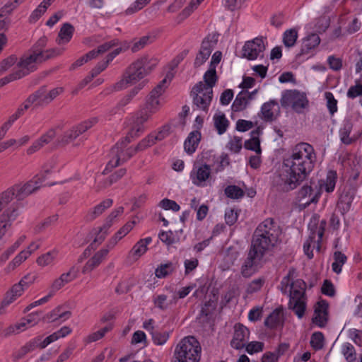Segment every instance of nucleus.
<instances>
[{
    "label": "nucleus",
    "instance_id": "obj_1",
    "mask_svg": "<svg viewBox=\"0 0 362 362\" xmlns=\"http://www.w3.org/2000/svg\"><path fill=\"white\" fill-rule=\"evenodd\" d=\"M316 161L312 145L301 142L296 145L291 153L283 161L284 172L279 175L278 185L284 192L293 190L307 179Z\"/></svg>",
    "mask_w": 362,
    "mask_h": 362
},
{
    "label": "nucleus",
    "instance_id": "obj_2",
    "mask_svg": "<svg viewBox=\"0 0 362 362\" xmlns=\"http://www.w3.org/2000/svg\"><path fill=\"white\" fill-rule=\"evenodd\" d=\"M281 229L272 218L261 222L254 231L247 257L241 267L244 277H250L259 268L263 257L276 245Z\"/></svg>",
    "mask_w": 362,
    "mask_h": 362
},
{
    "label": "nucleus",
    "instance_id": "obj_3",
    "mask_svg": "<svg viewBox=\"0 0 362 362\" xmlns=\"http://www.w3.org/2000/svg\"><path fill=\"white\" fill-rule=\"evenodd\" d=\"M201 346L195 337L189 336L177 344L175 354L177 362H199Z\"/></svg>",
    "mask_w": 362,
    "mask_h": 362
},
{
    "label": "nucleus",
    "instance_id": "obj_4",
    "mask_svg": "<svg viewBox=\"0 0 362 362\" xmlns=\"http://www.w3.org/2000/svg\"><path fill=\"white\" fill-rule=\"evenodd\" d=\"M144 59H138L126 69L122 78L113 85L112 90H120L126 88L129 84L136 83L144 78L147 74L144 67Z\"/></svg>",
    "mask_w": 362,
    "mask_h": 362
},
{
    "label": "nucleus",
    "instance_id": "obj_5",
    "mask_svg": "<svg viewBox=\"0 0 362 362\" xmlns=\"http://www.w3.org/2000/svg\"><path fill=\"white\" fill-rule=\"evenodd\" d=\"M50 173L49 170H45L44 174L37 175L32 180L23 185H16L8 189L5 192L11 193V202L15 197L18 200H23L30 194L36 192L41 186L42 182L45 180V175Z\"/></svg>",
    "mask_w": 362,
    "mask_h": 362
},
{
    "label": "nucleus",
    "instance_id": "obj_6",
    "mask_svg": "<svg viewBox=\"0 0 362 362\" xmlns=\"http://www.w3.org/2000/svg\"><path fill=\"white\" fill-rule=\"evenodd\" d=\"M40 53L33 52L30 50L28 53L23 54L20 60L17 62L15 71L20 78L30 74L37 69V64L45 62L39 57Z\"/></svg>",
    "mask_w": 362,
    "mask_h": 362
},
{
    "label": "nucleus",
    "instance_id": "obj_7",
    "mask_svg": "<svg viewBox=\"0 0 362 362\" xmlns=\"http://www.w3.org/2000/svg\"><path fill=\"white\" fill-rule=\"evenodd\" d=\"M281 105L283 107L291 106L297 113H302L308 106V100L306 95L296 90H286L282 93Z\"/></svg>",
    "mask_w": 362,
    "mask_h": 362
},
{
    "label": "nucleus",
    "instance_id": "obj_8",
    "mask_svg": "<svg viewBox=\"0 0 362 362\" xmlns=\"http://www.w3.org/2000/svg\"><path fill=\"white\" fill-rule=\"evenodd\" d=\"M153 114L144 110L141 107L135 115L133 124L124 139L126 144H129L134 139L139 136L146 129L145 124L151 119Z\"/></svg>",
    "mask_w": 362,
    "mask_h": 362
},
{
    "label": "nucleus",
    "instance_id": "obj_9",
    "mask_svg": "<svg viewBox=\"0 0 362 362\" xmlns=\"http://www.w3.org/2000/svg\"><path fill=\"white\" fill-rule=\"evenodd\" d=\"M193 104L203 111L207 112L213 98V92L204 89V83L200 81L191 91Z\"/></svg>",
    "mask_w": 362,
    "mask_h": 362
},
{
    "label": "nucleus",
    "instance_id": "obj_10",
    "mask_svg": "<svg viewBox=\"0 0 362 362\" xmlns=\"http://www.w3.org/2000/svg\"><path fill=\"white\" fill-rule=\"evenodd\" d=\"M98 122V119L94 117L83 122L78 125L74 127L72 129L65 132L59 140V143L62 145H66L73 140L76 139L83 133L90 129Z\"/></svg>",
    "mask_w": 362,
    "mask_h": 362
},
{
    "label": "nucleus",
    "instance_id": "obj_11",
    "mask_svg": "<svg viewBox=\"0 0 362 362\" xmlns=\"http://www.w3.org/2000/svg\"><path fill=\"white\" fill-rule=\"evenodd\" d=\"M211 173V168L207 164L194 165L190 172L189 177L195 186L204 187L207 185Z\"/></svg>",
    "mask_w": 362,
    "mask_h": 362
},
{
    "label": "nucleus",
    "instance_id": "obj_12",
    "mask_svg": "<svg viewBox=\"0 0 362 362\" xmlns=\"http://www.w3.org/2000/svg\"><path fill=\"white\" fill-rule=\"evenodd\" d=\"M265 45L262 37H256L245 42L243 47V57L249 60L257 59L264 51Z\"/></svg>",
    "mask_w": 362,
    "mask_h": 362
},
{
    "label": "nucleus",
    "instance_id": "obj_13",
    "mask_svg": "<svg viewBox=\"0 0 362 362\" xmlns=\"http://www.w3.org/2000/svg\"><path fill=\"white\" fill-rule=\"evenodd\" d=\"M47 42L45 36L41 37L30 49L33 52L40 53L39 57L45 61L52 59L62 54V49L59 48H52L45 49Z\"/></svg>",
    "mask_w": 362,
    "mask_h": 362
},
{
    "label": "nucleus",
    "instance_id": "obj_14",
    "mask_svg": "<svg viewBox=\"0 0 362 362\" xmlns=\"http://www.w3.org/2000/svg\"><path fill=\"white\" fill-rule=\"evenodd\" d=\"M249 336L250 331L245 326L240 323L235 324L230 346L235 349H242L245 346Z\"/></svg>",
    "mask_w": 362,
    "mask_h": 362
},
{
    "label": "nucleus",
    "instance_id": "obj_15",
    "mask_svg": "<svg viewBox=\"0 0 362 362\" xmlns=\"http://www.w3.org/2000/svg\"><path fill=\"white\" fill-rule=\"evenodd\" d=\"M329 304L325 300L317 303L315 307V316L313 322L320 327H325L328 321Z\"/></svg>",
    "mask_w": 362,
    "mask_h": 362
},
{
    "label": "nucleus",
    "instance_id": "obj_16",
    "mask_svg": "<svg viewBox=\"0 0 362 362\" xmlns=\"http://www.w3.org/2000/svg\"><path fill=\"white\" fill-rule=\"evenodd\" d=\"M49 104L47 88L43 86L31 94L24 102V109L28 110L32 105L37 107Z\"/></svg>",
    "mask_w": 362,
    "mask_h": 362
},
{
    "label": "nucleus",
    "instance_id": "obj_17",
    "mask_svg": "<svg viewBox=\"0 0 362 362\" xmlns=\"http://www.w3.org/2000/svg\"><path fill=\"white\" fill-rule=\"evenodd\" d=\"M320 41L319 35L316 33H311L305 37L302 40L300 51L296 57L300 58L311 53L320 45Z\"/></svg>",
    "mask_w": 362,
    "mask_h": 362
},
{
    "label": "nucleus",
    "instance_id": "obj_18",
    "mask_svg": "<svg viewBox=\"0 0 362 362\" xmlns=\"http://www.w3.org/2000/svg\"><path fill=\"white\" fill-rule=\"evenodd\" d=\"M280 112L279 103L275 100H271L264 103L261 107L262 118L266 122H272L276 119Z\"/></svg>",
    "mask_w": 362,
    "mask_h": 362
},
{
    "label": "nucleus",
    "instance_id": "obj_19",
    "mask_svg": "<svg viewBox=\"0 0 362 362\" xmlns=\"http://www.w3.org/2000/svg\"><path fill=\"white\" fill-rule=\"evenodd\" d=\"M313 192L312 187L307 185L303 186L298 191L297 199L300 202V205H302L303 208H306L312 203L317 202V195H313Z\"/></svg>",
    "mask_w": 362,
    "mask_h": 362
},
{
    "label": "nucleus",
    "instance_id": "obj_20",
    "mask_svg": "<svg viewBox=\"0 0 362 362\" xmlns=\"http://www.w3.org/2000/svg\"><path fill=\"white\" fill-rule=\"evenodd\" d=\"M110 249L107 248H103L97 252L93 257H91L83 266L82 269V273L86 274L91 271H93L94 269H95L97 267H98L100 263L105 259L107 257Z\"/></svg>",
    "mask_w": 362,
    "mask_h": 362
},
{
    "label": "nucleus",
    "instance_id": "obj_21",
    "mask_svg": "<svg viewBox=\"0 0 362 362\" xmlns=\"http://www.w3.org/2000/svg\"><path fill=\"white\" fill-rule=\"evenodd\" d=\"M113 200L112 199H106L90 209L86 215V220L87 221H93L98 216L102 215L105 211L112 206Z\"/></svg>",
    "mask_w": 362,
    "mask_h": 362
},
{
    "label": "nucleus",
    "instance_id": "obj_22",
    "mask_svg": "<svg viewBox=\"0 0 362 362\" xmlns=\"http://www.w3.org/2000/svg\"><path fill=\"white\" fill-rule=\"evenodd\" d=\"M353 126L354 124L351 118L346 117L343 121L341 127L339 129V136L343 144L349 145L355 141L356 137L351 135Z\"/></svg>",
    "mask_w": 362,
    "mask_h": 362
},
{
    "label": "nucleus",
    "instance_id": "obj_23",
    "mask_svg": "<svg viewBox=\"0 0 362 362\" xmlns=\"http://www.w3.org/2000/svg\"><path fill=\"white\" fill-rule=\"evenodd\" d=\"M127 144H126V140L124 139L120 142L117 143L115 146L112 148L111 155L112 156V159L107 164L104 173H105V172L110 171L112 169L119 165V161L122 160V156L119 154V149L120 148L122 150V148H125Z\"/></svg>",
    "mask_w": 362,
    "mask_h": 362
},
{
    "label": "nucleus",
    "instance_id": "obj_24",
    "mask_svg": "<svg viewBox=\"0 0 362 362\" xmlns=\"http://www.w3.org/2000/svg\"><path fill=\"white\" fill-rule=\"evenodd\" d=\"M64 285H65V284L64 282H62L59 278L55 279L51 286V289H50L48 295L40 298L38 300H36V301L29 304L25 309V312H28V311L30 310L32 308H33L37 305H40L47 303L49 300V298L52 296H53L54 293L57 291L62 288Z\"/></svg>",
    "mask_w": 362,
    "mask_h": 362
},
{
    "label": "nucleus",
    "instance_id": "obj_25",
    "mask_svg": "<svg viewBox=\"0 0 362 362\" xmlns=\"http://www.w3.org/2000/svg\"><path fill=\"white\" fill-rule=\"evenodd\" d=\"M283 325L284 317L281 308H276L264 320V325L272 329L283 326Z\"/></svg>",
    "mask_w": 362,
    "mask_h": 362
},
{
    "label": "nucleus",
    "instance_id": "obj_26",
    "mask_svg": "<svg viewBox=\"0 0 362 362\" xmlns=\"http://www.w3.org/2000/svg\"><path fill=\"white\" fill-rule=\"evenodd\" d=\"M62 305L56 307L44 316L43 320L48 322H53L60 319H62V321L69 319L71 316V312L69 310L62 311Z\"/></svg>",
    "mask_w": 362,
    "mask_h": 362
},
{
    "label": "nucleus",
    "instance_id": "obj_27",
    "mask_svg": "<svg viewBox=\"0 0 362 362\" xmlns=\"http://www.w3.org/2000/svg\"><path fill=\"white\" fill-rule=\"evenodd\" d=\"M201 139V133L197 131H193L189 133L184 143L185 151L189 155L192 154L197 149Z\"/></svg>",
    "mask_w": 362,
    "mask_h": 362
},
{
    "label": "nucleus",
    "instance_id": "obj_28",
    "mask_svg": "<svg viewBox=\"0 0 362 362\" xmlns=\"http://www.w3.org/2000/svg\"><path fill=\"white\" fill-rule=\"evenodd\" d=\"M250 100H252L251 95L247 90L240 91L236 96L232 105V110L234 112H240L245 110Z\"/></svg>",
    "mask_w": 362,
    "mask_h": 362
},
{
    "label": "nucleus",
    "instance_id": "obj_29",
    "mask_svg": "<svg viewBox=\"0 0 362 362\" xmlns=\"http://www.w3.org/2000/svg\"><path fill=\"white\" fill-rule=\"evenodd\" d=\"M25 288L22 286L19 282L13 286L11 291L8 292L1 303V308H0V314L2 313L1 309L4 306H7L13 303L17 297L21 296Z\"/></svg>",
    "mask_w": 362,
    "mask_h": 362
},
{
    "label": "nucleus",
    "instance_id": "obj_30",
    "mask_svg": "<svg viewBox=\"0 0 362 362\" xmlns=\"http://www.w3.org/2000/svg\"><path fill=\"white\" fill-rule=\"evenodd\" d=\"M135 221H130L122 226L109 240L108 243L107 244V247L109 249H112L119 240H120L132 230Z\"/></svg>",
    "mask_w": 362,
    "mask_h": 362
},
{
    "label": "nucleus",
    "instance_id": "obj_31",
    "mask_svg": "<svg viewBox=\"0 0 362 362\" xmlns=\"http://www.w3.org/2000/svg\"><path fill=\"white\" fill-rule=\"evenodd\" d=\"M261 131L259 128L251 132V139L245 141L244 146L246 149L253 151L257 154H260L262 152L260 147V140L259 136Z\"/></svg>",
    "mask_w": 362,
    "mask_h": 362
},
{
    "label": "nucleus",
    "instance_id": "obj_32",
    "mask_svg": "<svg viewBox=\"0 0 362 362\" xmlns=\"http://www.w3.org/2000/svg\"><path fill=\"white\" fill-rule=\"evenodd\" d=\"M74 31V28L71 24L69 23L63 24L58 34L57 42L59 45L69 42L73 36Z\"/></svg>",
    "mask_w": 362,
    "mask_h": 362
},
{
    "label": "nucleus",
    "instance_id": "obj_33",
    "mask_svg": "<svg viewBox=\"0 0 362 362\" xmlns=\"http://www.w3.org/2000/svg\"><path fill=\"white\" fill-rule=\"evenodd\" d=\"M214 124L218 134H224L229 125V121L223 112L216 113L214 116Z\"/></svg>",
    "mask_w": 362,
    "mask_h": 362
},
{
    "label": "nucleus",
    "instance_id": "obj_34",
    "mask_svg": "<svg viewBox=\"0 0 362 362\" xmlns=\"http://www.w3.org/2000/svg\"><path fill=\"white\" fill-rule=\"evenodd\" d=\"M41 340V337H37L26 343L22 346L18 352L15 354L16 359H21L24 357L27 354L33 351L36 348L39 347V341Z\"/></svg>",
    "mask_w": 362,
    "mask_h": 362
},
{
    "label": "nucleus",
    "instance_id": "obj_35",
    "mask_svg": "<svg viewBox=\"0 0 362 362\" xmlns=\"http://www.w3.org/2000/svg\"><path fill=\"white\" fill-rule=\"evenodd\" d=\"M218 80L216 75V67H210L208 71L204 74V89L213 92V87L216 85Z\"/></svg>",
    "mask_w": 362,
    "mask_h": 362
},
{
    "label": "nucleus",
    "instance_id": "obj_36",
    "mask_svg": "<svg viewBox=\"0 0 362 362\" xmlns=\"http://www.w3.org/2000/svg\"><path fill=\"white\" fill-rule=\"evenodd\" d=\"M152 239L151 237H148L139 240L131 250L132 255L136 256V258L140 257L147 250V245L151 243Z\"/></svg>",
    "mask_w": 362,
    "mask_h": 362
},
{
    "label": "nucleus",
    "instance_id": "obj_37",
    "mask_svg": "<svg viewBox=\"0 0 362 362\" xmlns=\"http://www.w3.org/2000/svg\"><path fill=\"white\" fill-rule=\"evenodd\" d=\"M298 37L296 28L286 30L283 34V43L287 48L292 47L296 45Z\"/></svg>",
    "mask_w": 362,
    "mask_h": 362
},
{
    "label": "nucleus",
    "instance_id": "obj_38",
    "mask_svg": "<svg viewBox=\"0 0 362 362\" xmlns=\"http://www.w3.org/2000/svg\"><path fill=\"white\" fill-rule=\"evenodd\" d=\"M288 307L295 313L298 318H302L305 314L306 303L305 299L289 300Z\"/></svg>",
    "mask_w": 362,
    "mask_h": 362
},
{
    "label": "nucleus",
    "instance_id": "obj_39",
    "mask_svg": "<svg viewBox=\"0 0 362 362\" xmlns=\"http://www.w3.org/2000/svg\"><path fill=\"white\" fill-rule=\"evenodd\" d=\"M141 107L153 115L155 114L160 108L159 98L149 94L146 99L145 103L141 106Z\"/></svg>",
    "mask_w": 362,
    "mask_h": 362
},
{
    "label": "nucleus",
    "instance_id": "obj_40",
    "mask_svg": "<svg viewBox=\"0 0 362 362\" xmlns=\"http://www.w3.org/2000/svg\"><path fill=\"white\" fill-rule=\"evenodd\" d=\"M317 239L315 232H311L308 238L305 242L303 245V250L305 254L308 256L309 259H312L313 257V250H310L311 245L313 244V247L316 248L317 250H320V247L318 248L317 245Z\"/></svg>",
    "mask_w": 362,
    "mask_h": 362
},
{
    "label": "nucleus",
    "instance_id": "obj_41",
    "mask_svg": "<svg viewBox=\"0 0 362 362\" xmlns=\"http://www.w3.org/2000/svg\"><path fill=\"white\" fill-rule=\"evenodd\" d=\"M334 262L332 264V269L334 272L339 274L341 272V267L346 262V256L339 251L334 253Z\"/></svg>",
    "mask_w": 362,
    "mask_h": 362
},
{
    "label": "nucleus",
    "instance_id": "obj_42",
    "mask_svg": "<svg viewBox=\"0 0 362 362\" xmlns=\"http://www.w3.org/2000/svg\"><path fill=\"white\" fill-rule=\"evenodd\" d=\"M352 202V197L346 194H341L337 202V209L344 215L349 211Z\"/></svg>",
    "mask_w": 362,
    "mask_h": 362
},
{
    "label": "nucleus",
    "instance_id": "obj_43",
    "mask_svg": "<svg viewBox=\"0 0 362 362\" xmlns=\"http://www.w3.org/2000/svg\"><path fill=\"white\" fill-rule=\"evenodd\" d=\"M27 325L24 319L21 322L11 325L3 331L4 336L7 337L12 334H17L25 330Z\"/></svg>",
    "mask_w": 362,
    "mask_h": 362
},
{
    "label": "nucleus",
    "instance_id": "obj_44",
    "mask_svg": "<svg viewBox=\"0 0 362 362\" xmlns=\"http://www.w3.org/2000/svg\"><path fill=\"white\" fill-rule=\"evenodd\" d=\"M227 197L233 199H238L244 196V191L236 185H228L224 190Z\"/></svg>",
    "mask_w": 362,
    "mask_h": 362
},
{
    "label": "nucleus",
    "instance_id": "obj_45",
    "mask_svg": "<svg viewBox=\"0 0 362 362\" xmlns=\"http://www.w3.org/2000/svg\"><path fill=\"white\" fill-rule=\"evenodd\" d=\"M341 353L348 362H354L356 358L355 348L350 343H344L342 345Z\"/></svg>",
    "mask_w": 362,
    "mask_h": 362
},
{
    "label": "nucleus",
    "instance_id": "obj_46",
    "mask_svg": "<svg viewBox=\"0 0 362 362\" xmlns=\"http://www.w3.org/2000/svg\"><path fill=\"white\" fill-rule=\"evenodd\" d=\"M30 256V251H21L18 253L13 259L9 262L8 265V269L9 270H13L15 268L18 267L22 262L28 259Z\"/></svg>",
    "mask_w": 362,
    "mask_h": 362
},
{
    "label": "nucleus",
    "instance_id": "obj_47",
    "mask_svg": "<svg viewBox=\"0 0 362 362\" xmlns=\"http://www.w3.org/2000/svg\"><path fill=\"white\" fill-rule=\"evenodd\" d=\"M109 229H103V226L95 233L96 235L93 241L89 245L93 250H95L105 239Z\"/></svg>",
    "mask_w": 362,
    "mask_h": 362
},
{
    "label": "nucleus",
    "instance_id": "obj_48",
    "mask_svg": "<svg viewBox=\"0 0 362 362\" xmlns=\"http://www.w3.org/2000/svg\"><path fill=\"white\" fill-rule=\"evenodd\" d=\"M175 269L172 262L160 264L155 271L156 276L158 278H165L171 274Z\"/></svg>",
    "mask_w": 362,
    "mask_h": 362
},
{
    "label": "nucleus",
    "instance_id": "obj_49",
    "mask_svg": "<svg viewBox=\"0 0 362 362\" xmlns=\"http://www.w3.org/2000/svg\"><path fill=\"white\" fill-rule=\"evenodd\" d=\"M22 0H10L0 10V18L10 14L21 4Z\"/></svg>",
    "mask_w": 362,
    "mask_h": 362
},
{
    "label": "nucleus",
    "instance_id": "obj_50",
    "mask_svg": "<svg viewBox=\"0 0 362 362\" xmlns=\"http://www.w3.org/2000/svg\"><path fill=\"white\" fill-rule=\"evenodd\" d=\"M324 335L320 332H314L310 339V345L315 350H320L324 346Z\"/></svg>",
    "mask_w": 362,
    "mask_h": 362
},
{
    "label": "nucleus",
    "instance_id": "obj_51",
    "mask_svg": "<svg viewBox=\"0 0 362 362\" xmlns=\"http://www.w3.org/2000/svg\"><path fill=\"white\" fill-rule=\"evenodd\" d=\"M153 341L156 345H163L169 338V332L155 330L151 332Z\"/></svg>",
    "mask_w": 362,
    "mask_h": 362
},
{
    "label": "nucleus",
    "instance_id": "obj_52",
    "mask_svg": "<svg viewBox=\"0 0 362 362\" xmlns=\"http://www.w3.org/2000/svg\"><path fill=\"white\" fill-rule=\"evenodd\" d=\"M124 208L122 206H119L115 210H113L106 218L105 222L103 224V229H109L112 225L113 221L117 216L123 214Z\"/></svg>",
    "mask_w": 362,
    "mask_h": 362
},
{
    "label": "nucleus",
    "instance_id": "obj_53",
    "mask_svg": "<svg viewBox=\"0 0 362 362\" xmlns=\"http://www.w3.org/2000/svg\"><path fill=\"white\" fill-rule=\"evenodd\" d=\"M325 96L327 100V107L329 112L331 115H333L337 111V100L331 92H326Z\"/></svg>",
    "mask_w": 362,
    "mask_h": 362
},
{
    "label": "nucleus",
    "instance_id": "obj_54",
    "mask_svg": "<svg viewBox=\"0 0 362 362\" xmlns=\"http://www.w3.org/2000/svg\"><path fill=\"white\" fill-rule=\"evenodd\" d=\"M47 8L46 5L41 2L30 14L29 21L30 23H35L45 13Z\"/></svg>",
    "mask_w": 362,
    "mask_h": 362
},
{
    "label": "nucleus",
    "instance_id": "obj_55",
    "mask_svg": "<svg viewBox=\"0 0 362 362\" xmlns=\"http://www.w3.org/2000/svg\"><path fill=\"white\" fill-rule=\"evenodd\" d=\"M158 206L165 210H172L175 212H177L180 209V206L175 201L167 198L162 199L159 202Z\"/></svg>",
    "mask_w": 362,
    "mask_h": 362
},
{
    "label": "nucleus",
    "instance_id": "obj_56",
    "mask_svg": "<svg viewBox=\"0 0 362 362\" xmlns=\"http://www.w3.org/2000/svg\"><path fill=\"white\" fill-rule=\"evenodd\" d=\"M337 180V173L335 171H329L326 178L325 190L327 192H333Z\"/></svg>",
    "mask_w": 362,
    "mask_h": 362
},
{
    "label": "nucleus",
    "instance_id": "obj_57",
    "mask_svg": "<svg viewBox=\"0 0 362 362\" xmlns=\"http://www.w3.org/2000/svg\"><path fill=\"white\" fill-rule=\"evenodd\" d=\"M264 344L261 341H251L245 345V350L249 354L261 352L264 349Z\"/></svg>",
    "mask_w": 362,
    "mask_h": 362
},
{
    "label": "nucleus",
    "instance_id": "obj_58",
    "mask_svg": "<svg viewBox=\"0 0 362 362\" xmlns=\"http://www.w3.org/2000/svg\"><path fill=\"white\" fill-rule=\"evenodd\" d=\"M217 40L214 39V40H212V39H210V36H207L204 39V40L202 42L200 51H202L203 52L206 54H211V52L213 50L214 47L215 46Z\"/></svg>",
    "mask_w": 362,
    "mask_h": 362
},
{
    "label": "nucleus",
    "instance_id": "obj_59",
    "mask_svg": "<svg viewBox=\"0 0 362 362\" xmlns=\"http://www.w3.org/2000/svg\"><path fill=\"white\" fill-rule=\"evenodd\" d=\"M112 325H107L103 327V329L92 333L88 337V342H93L99 340L103 338L105 334L112 329Z\"/></svg>",
    "mask_w": 362,
    "mask_h": 362
},
{
    "label": "nucleus",
    "instance_id": "obj_60",
    "mask_svg": "<svg viewBox=\"0 0 362 362\" xmlns=\"http://www.w3.org/2000/svg\"><path fill=\"white\" fill-rule=\"evenodd\" d=\"M147 0H136L126 11V15H132L141 8H143L147 4Z\"/></svg>",
    "mask_w": 362,
    "mask_h": 362
},
{
    "label": "nucleus",
    "instance_id": "obj_61",
    "mask_svg": "<svg viewBox=\"0 0 362 362\" xmlns=\"http://www.w3.org/2000/svg\"><path fill=\"white\" fill-rule=\"evenodd\" d=\"M321 292L329 297H334L336 291L332 281L328 279H325L321 288Z\"/></svg>",
    "mask_w": 362,
    "mask_h": 362
},
{
    "label": "nucleus",
    "instance_id": "obj_62",
    "mask_svg": "<svg viewBox=\"0 0 362 362\" xmlns=\"http://www.w3.org/2000/svg\"><path fill=\"white\" fill-rule=\"evenodd\" d=\"M58 216L57 215H53L52 216H49L44 221L40 223L37 224L35 228V230L36 233H40L45 228H47L48 226H49L52 223H54L57 221Z\"/></svg>",
    "mask_w": 362,
    "mask_h": 362
},
{
    "label": "nucleus",
    "instance_id": "obj_63",
    "mask_svg": "<svg viewBox=\"0 0 362 362\" xmlns=\"http://www.w3.org/2000/svg\"><path fill=\"white\" fill-rule=\"evenodd\" d=\"M56 253L54 252H48L47 253L39 257L37 262L39 265L45 267L50 264L55 257Z\"/></svg>",
    "mask_w": 362,
    "mask_h": 362
},
{
    "label": "nucleus",
    "instance_id": "obj_64",
    "mask_svg": "<svg viewBox=\"0 0 362 362\" xmlns=\"http://www.w3.org/2000/svg\"><path fill=\"white\" fill-rule=\"evenodd\" d=\"M349 98L354 99L356 97L362 95V86L356 82L354 86H351L346 93Z\"/></svg>",
    "mask_w": 362,
    "mask_h": 362
}]
</instances>
